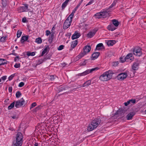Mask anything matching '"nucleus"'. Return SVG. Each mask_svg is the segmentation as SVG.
<instances>
[{
  "label": "nucleus",
  "mask_w": 146,
  "mask_h": 146,
  "mask_svg": "<svg viewBox=\"0 0 146 146\" xmlns=\"http://www.w3.org/2000/svg\"><path fill=\"white\" fill-rule=\"evenodd\" d=\"M6 37H2L0 38V41L2 42H4L5 41Z\"/></svg>",
  "instance_id": "obj_41"
},
{
  "label": "nucleus",
  "mask_w": 146,
  "mask_h": 146,
  "mask_svg": "<svg viewBox=\"0 0 146 146\" xmlns=\"http://www.w3.org/2000/svg\"><path fill=\"white\" fill-rule=\"evenodd\" d=\"M91 49V48L90 46H86L83 48V52L86 54L90 51Z\"/></svg>",
  "instance_id": "obj_15"
},
{
  "label": "nucleus",
  "mask_w": 146,
  "mask_h": 146,
  "mask_svg": "<svg viewBox=\"0 0 146 146\" xmlns=\"http://www.w3.org/2000/svg\"><path fill=\"white\" fill-rule=\"evenodd\" d=\"M42 39L41 38H38L36 39V42L37 43H41L42 42Z\"/></svg>",
  "instance_id": "obj_33"
},
{
  "label": "nucleus",
  "mask_w": 146,
  "mask_h": 146,
  "mask_svg": "<svg viewBox=\"0 0 146 146\" xmlns=\"http://www.w3.org/2000/svg\"><path fill=\"white\" fill-rule=\"evenodd\" d=\"M20 66L19 64H16L14 65V67L16 68H18L20 67Z\"/></svg>",
  "instance_id": "obj_50"
},
{
  "label": "nucleus",
  "mask_w": 146,
  "mask_h": 146,
  "mask_svg": "<svg viewBox=\"0 0 146 146\" xmlns=\"http://www.w3.org/2000/svg\"><path fill=\"white\" fill-rule=\"evenodd\" d=\"M27 55L28 56H34L35 55V53L34 52H28L27 53Z\"/></svg>",
  "instance_id": "obj_32"
},
{
  "label": "nucleus",
  "mask_w": 146,
  "mask_h": 146,
  "mask_svg": "<svg viewBox=\"0 0 146 146\" xmlns=\"http://www.w3.org/2000/svg\"><path fill=\"white\" fill-rule=\"evenodd\" d=\"M54 37V34H52L49 37V40L52 41Z\"/></svg>",
  "instance_id": "obj_48"
},
{
  "label": "nucleus",
  "mask_w": 146,
  "mask_h": 146,
  "mask_svg": "<svg viewBox=\"0 0 146 146\" xmlns=\"http://www.w3.org/2000/svg\"><path fill=\"white\" fill-rule=\"evenodd\" d=\"M74 16V14L73 13H72L66 19H68V20H69L70 21H72V18Z\"/></svg>",
  "instance_id": "obj_26"
},
{
  "label": "nucleus",
  "mask_w": 146,
  "mask_h": 146,
  "mask_svg": "<svg viewBox=\"0 0 146 146\" xmlns=\"http://www.w3.org/2000/svg\"><path fill=\"white\" fill-rule=\"evenodd\" d=\"M114 6L113 5H112V4H111V5L110 6V7H109L108 9H107V10H106V11H107L108 10H109V11H109V12H110L112 10V9H111Z\"/></svg>",
  "instance_id": "obj_44"
},
{
  "label": "nucleus",
  "mask_w": 146,
  "mask_h": 146,
  "mask_svg": "<svg viewBox=\"0 0 146 146\" xmlns=\"http://www.w3.org/2000/svg\"><path fill=\"white\" fill-rule=\"evenodd\" d=\"M118 62H113L112 63V65L113 66L115 67L118 65Z\"/></svg>",
  "instance_id": "obj_38"
},
{
  "label": "nucleus",
  "mask_w": 146,
  "mask_h": 146,
  "mask_svg": "<svg viewBox=\"0 0 146 146\" xmlns=\"http://www.w3.org/2000/svg\"><path fill=\"white\" fill-rule=\"evenodd\" d=\"M40 109V107L39 106H38L36 107L35 108V110L36 111H37V110H38Z\"/></svg>",
  "instance_id": "obj_59"
},
{
  "label": "nucleus",
  "mask_w": 146,
  "mask_h": 146,
  "mask_svg": "<svg viewBox=\"0 0 146 146\" xmlns=\"http://www.w3.org/2000/svg\"><path fill=\"white\" fill-rule=\"evenodd\" d=\"M117 27H115L111 23L107 27V29L109 31H113L114 30L116 29Z\"/></svg>",
  "instance_id": "obj_16"
},
{
  "label": "nucleus",
  "mask_w": 146,
  "mask_h": 146,
  "mask_svg": "<svg viewBox=\"0 0 146 146\" xmlns=\"http://www.w3.org/2000/svg\"><path fill=\"white\" fill-rule=\"evenodd\" d=\"M97 31L96 29H94L89 32L87 34L88 37L90 38L92 37L95 35Z\"/></svg>",
  "instance_id": "obj_12"
},
{
  "label": "nucleus",
  "mask_w": 146,
  "mask_h": 146,
  "mask_svg": "<svg viewBox=\"0 0 146 146\" xmlns=\"http://www.w3.org/2000/svg\"><path fill=\"white\" fill-rule=\"evenodd\" d=\"M77 9L75 8L73 10V11H72V13H73L74 14L75 13Z\"/></svg>",
  "instance_id": "obj_58"
},
{
  "label": "nucleus",
  "mask_w": 146,
  "mask_h": 146,
  "mask_svg": "<svg viewBox=\"0 0 146 146\" xmlns=\"http://www.w3.org/2000/svg\"><path fill=\"white\" fill-rule=\"evenodd\" d=\"M115 73L114 72L109 70L104 73L100 77V80L102 81H106L109 80L112 78L113 74Z\"/></svg>",
  "instance_id": "obj_1"
},
{
  "label": "nucleus",
  "mask_w": 146,
  "mask_h": 146,
  "mask_svg": "<svg viewBox=\"0 0 146 146\" xmlns=\"http://www.w3.org/2000/svg\"><path fill=\"white\" fill-rule=\"evenodd\" d=\"M49 50V48L48 46H47L44 49L42 53L41 56H43L46 52H48Z\"/></svg>",
  "instance_id": "obj_21"
},
{
  "label": "nucleus",
  "mask_w": 146,
  "mask_h": 146,
  "mask_svg": "<svg viewBox=\"0 0 146 146\" xmlns=\"http://www.w3.org/2000/svg\"><path fill=\"white\" fill-rule=\"evenodd\" d=\"M126 73H127V76H130V77H132L135 75V71H134L130 70L129 71H127Z\"/></svg>",
  "instance_id": "obj_22"
},
{
  "label": "nucleus",
  "mask_w": 146,
  "mask_h": 146,
  "mask_svg": "<svg viewBox=\"0 0 146 146\" xmlns=\"http://www.w3.org/2000/svg\"><path fill=\"white\" fill-rule=\"evenodd\" d=\"M24 85V83L23 82H21L19 84V86L20 87H21L23 86Z\"/></svg>",
  "instance_id": "obj_46"
},
{
  "label": "nucleus",
  "mask_w": 146,
  "mask_h": 146,
  "mask_svg": "<svg viewBox=\"0 0 146 146\" xmlns=\"http://www.w3.org/2000/svg\"><path fill=\"white\" fill-rule=\"evenodd\" d=\"M100 53L99 52L94 53L92 55V58L93 60L96 59L99 56Z\"/></svg>",
  "instance_id": "obj_18"
},
{
  "label": "nucleus",
  "mask_w": 146,
  "mask_h": 146,
  "mask_svg": "<svg viewBox=\"0 0 146 146\" xmlns=\"http://www.w3.org/2000/svg\"><path fill=\"white\" fill-rule=\"evenodd\" d=\"M38 143H35L33 146H38Z\"/></svg>",
  "instance_id": "obj_64"
},
{
  "label": "nucleus",
  "mask_w": 146,
  "mask_h": 146,
  "mask_svg": "<svg viewBox=\"0 0 146 146\" xmlns=\"http://www.w3.org/2000/svg\"><path fill=\"white\" fill-rule=\"evenodd\" d=\"M36 105V103L35 102H34L32 103L30 107V109H31L32 108L35 106Z\"/></svg>",
  "instance_id": "obj_42"
},
{
  "label": "nucleus",
  "mask_w": 146,
  "mask_h": 146,
  "mask_svg": "<svg viewBox=\"0 0 146 146\" xmlns=\"http://www.w3.org/2000/svg\"><path fill=\"white\" fill-rule=\"evenodd\" d=\"M22 21L23 23H25L26 21V19L24 17L22 19Z\"/></svg>",
  "instance_id": "obj_57"
},
{
  "label": "nucleus",
  "mask_w": 146,
  "mask_h": 146,
  "mask_svg": "<svg viewBox=\"0 0 146 146\" xmlns=\"http://www.w3.org/2000/svg\"><path fill=\"white\" fill-rule=\"evenodd\" d=\"M69 0H66L64 3H63L62 5V8L63 9H64L67 5Z\"/></svg>",
  "instance_id": "obj_29"
},
{
  "label": "nucleus",
  "mask_w": 146,
  "mask_h": 146,
  "mask_svg": "<svg viewBox=\"0 0 146 146\" xmlns=\"http://www.w3.org/2000/svg\"><path fill=\"white\" fill-rule=\"evenodd\" d=\"M1 59H3V60H2V61H0V64H2V63H4V64H2V65H3L7 64L6 62V60L4 59L1 58Z\"/></svg>",
  "instance_id": "obj_39"
},
{
  "label": "nucleus",
  "mask_w": 146,
  "mask_h": 146,
  "mask_svg": "<svg viewBox=\"0 0 146 146\" xmlns=\"http://www.w3.org/2000/svg\"><path fill=\"white\" fill-rule=\"evenodd\" d=\"M114 6L113 5H112V4H111V5L110 6V7H109L108 9H107V10H106V11H107L108 10H109V11H109V12H110L112 10V9H111Z\"/></svg>",
  "instance_id": "obj_43"
},
{
  "label": "nucleus",
  "mask_w": 146,
  "mask_h": 146,
  "mask_svg": "<svg viewBox=\"0 0 146 146\" xmlns=\"http://www.w3.org/2000/svg\"><path fill=\"white\" fill-rule=\"evenodd\" d=\"M127 76V73H122L119 74L117 76V78L119 80H122L126 78Z\"/></svg>",
  "instance_id": "obj_8"
},
{
  "label": "nucleus",
  "mask_w": 146,
  "mask_h": 146,
  "mask_svg": "<svg viewBox=\"0 0 146 146\" xmlns=\"http://www.w3.org/2000/svg\"><path fill=\"white\" fill-rule=\"evenodd\" d=\"M81 4L80 3H79L78 5L77 6L75 7L77 9H78V8L79 7V6L81 5Z\"/></svg>",
  "instance_id": "obj_61"
},
{
  "label": "nucleus",
  "mask_w": 146,
  "mask_h": 146,
  "mask_svg": "<svg viewBox=\"0 0 146 146\" xmlns=\"http://www.w3.org/2000/svg\"><path fill=\"white\" fill-rule=\"evenodd\" d=\"M135 114L134 112H133L129 113L127 116V120H130L133 117Z\"/></svg>",
  "instance_id": "obj_17"
},
{
  "label": "nucleus",
  "mask_w": 146,
  "mask_h": 146,
  "mask_svg": "<svg viewBox=\"0 0 146 146\" xmlns=\"http://www.w3.org/2000/svg\"><path fill=\"white\" fill-rule=\"evenodd\" d=\"M130 103V102L129 100L128 101H127V102H125L124 103L125 105L126 106H127L128 105H129Z\"/></svg>",
  "instance_id": "obj_51"
},
{
  "label": "nucleus",
  "mask_w": 146,
  "mask_h": 146,
  "mask_svg": "<svg viewBox=\"0 0 146 146\" xmlns=\"http://www.w3.org/2000/svg\"><path fill=\"white\" fill-rule=\"evenodd\" d=\"M103 47V44L102 43H100L97 45L96 46V49L99 50L100 49V47Z\"/></svg>",
  "instance_id": "obj_28"
},
{
  "label": "nucleus",
  "mask_w": 146,
  "mask_h": 146,
  "mask_svg": "<svg viewBox=\"0 0 146 146\" xmlns=\"http://www.w3.org/2000/svg\"><path fill=\"white\" fill-rule=\"evenodd\" d=\"M101 120L98 119H96L93 120L89 124L87 127V130L91 131L96 129L100 124Z\"/></svg>",
  "instance_id": "obj_2"
},
{
  "label": "nucleus",
  "mask_w": 146,
  "mask_h": 146,
  "mask_svg": "<svg viewBox=\"0 0 146 146\" xmlns=\"http://www.w3.org/2000/svg\"><path fill=\"white\" fill-rule=\"evenodd\" d=\"M133 53L135 56H140L142 54L141 48L138 47H135L133 50Z\"/></svg>",
  "instance_id": "obj_6"
},
{
  "label": "nucleus",
  "mask_w": 146,
  "mask_h": 146,
  "mask_svg": "<svg viewBox=\"0 0 146 146\" xmlns=\"http://www.w3.org/2000/svg\"><path fill=\"white\" fill-rule=\"evenodd\" d=\"M120 61L121 62H123L125 61H127V60L126 59H125V57H121L120 58Z\"/></svg>",
  "instance_id": "obj_35"
},
{
  "label": "nucleus",
  "mask_w": 146,
  "mask_h": 146,
  "mask_svg": "<svg viewBox=\"0 0 146 146\" xmlns=\"http://www.w3.org/2000/svg\"><path fill=\"white\" fill-rule=\"evenodd\" d=\"M110 11L108 10L105 11L97 13L95 15L96 17L98 19L105 18L107 16L108 13Z\"/></svg>",
  "instance_id": "obj_4"
},
{
  "label": "nucleus",
  "mask_w": 146,
  "mask_h": 146,
  "mask_svg": "<svg viewBox=\"0 0 146 146\" xmlns=\"http://www.w3.org/2000/svg\"><path fill=\"white\" fill-rule=\"evenodd\" d=\"M95 0H90V1L86 5V6L87 5H90L91 4H92L94 1Z\"/></svg>",
  "instance_id": "obj_40"
},
{
  "label": "nucleus",
  "mask_w": 146,
  "mask_h": 146,
  "mask_svg": "<svg viewBox=\"0 0 146 146\" xmlns=\"http://www.w3.org/2000/svg\"><path fill=\"white\" fill-rule=\"evenodd\" d=\"M125 59L127 60V62H131L133 60L134 57L132 54L129 53L125 57Z\"/></svg>",
  "instance_id": "obj_11"
},
{
  "label": "nucleus",
  "mask_w": 146,
  "mask_h": 146,
  "mask_svg": "<svg viewBox=\"0 0 146 146\" xmlns=\"http://www.w3.org/2000/svg\"><path fill=\"white\" fill-rule=\"evenodd\" d=\"M139 63L138 62H134L132 66V69L134 70H137L138 68V66L139 65Z\"/></svg>",
  "instance_id": "obj_13"
},
{
  "label": "nucleus",
  "mask_w": 146,
  "mask_h": 146,
  "mask_svg": "<svg viewBox=\"0 0 146 146\" xmlns=\"http://www.w3.org/2000/svg\"><path fill=\"white\" fill-rule=\"evenodd\" d=\"M6 78L7 76H3L1 77V79L3 80H5L6 79Z\"/></svg>",
  "instance_id": "obj_52"
},
{
  "label": "nucleus",
  "mask_w": 146,
  "mask_h": 146,
  "mask_svg": "<svg viewBox=\"0 0 146 146\" xmlns=\"http://www.w3.org/2000/svg\"><path fill=\"white\" fill-rule=\"evenodd\" d=\"M64 47L63 45H61L58 48V49L59 50H60L63 48Z\"/></svg>",
  "instance_id": "obj_45"
},
{
  "label": "nucleus",
  "mask_w": 146,
  "mask_h": 146,
  "mask_svg": "<svg viewBox=\"0 0 146 146\" xmlns=\"http://www.w3.org/2000/svg\"><path fill=\"white\" fill-rule=\"evenodd\" d=\"M15 104V102L12 103L11 104L8 106V108L9 109H11L12 108L14 107Z\"/></svg>",
  "instance_id": "obj_31"
},
{
  "label": "nucleus",
  "mask_w": 146,
  "mask_h": 146,
  "mask_svg": "<svg viewBox=\"0 0 146 146\" xmlns=\"http://www.w3.org/2000/svg\"><path fill=\"white\" fill-rule=\"evenodd\" d=\"M12 90V88L11 87H10L9 88V92H11Z\"/></svg>",
  "instance_id": "obj_56"
},
{
  "label": "nucleus",
  "mask_w": 146,
  "mask_h": 146,
  "mask_svg": "<svg viewBox=\"0 0 146 146\" xmlns=\"http://www.w3.org/2000/svg\"><path fill=\"white\" fill-rule=\"evenodd\" d=\"M23 135L22 133L21 132H18L17 135L16 137V142L15 143L16 145L17 146H21L23 143Z\"/></svg>",
  "instance_id": "obj_3"
},
{
  "label": "nucleus",
  "mask_w": 146,
  "mask_h": 146,
  "mask_svg": "<svg viewBox=\"0 0 146 146\" xmlns=\"http://www.w3.org/2000/svg\"><path fill=\"white\" fill-rule=\"evenodd\" d=\"M86 64V63L85 62V61H84L81 64L82 65H85Z\"/></svg>",
  "instance_id": "obj_62"
},
{
  "label": "nucleus",
  "mask_w": 146,
  "mask_h": 146,
  "mask_svg": "<svg viewBox=\"0 0 146 146\" xmlns=\"http://www.w3.org/2000/svg\"><path fill=\"white\" fill-rule=\"evenodd\" d=\"M115 43V41L113 40H110L107 41L106 42L107 44L109 46H112Z\"/></svg>",
  "instance_id": "obj_19"
},
{
  "label": "nucleus",
  "mask_w": 146,
  "mask_h": 146,
  "mask_svg": "<svg viewBox=\"0 0 146 146\" xmlns=\"http://www.w3.org/2000/svg\"><path fill=\"white\" fill-rule=\"evenodd\" d=\"M129 101L130 102V103H131L133 104H135V103L136 102V100L135 99L133 100L131 99L129 100Z\"/></svg>",
  "instance_id": "obj_49"
},
{
  "label": "nucleus",
  "mask_w": 146,
  "mask_h": 146,
  "mask_svg": "<svg viewBox=\"0 0 146 146\" xmlns=\"http://www.w3.org/2000/svg\"><path fill=\"white\" fill-rule=\"evenodd\" d=\"M19 59V56H17L15 57V61H16L17 60V59Z\"/></svg>",
  "instance_id": "obj_60"
},
{
  "label": "nucleus",
  "mask_w": 146,
  "mask_h": 146,
  "mask_svg": "<svg viewBox=\"0 0 146 146\" xmlns=\"http://www.w3.org/2000/svg\"><path fill=\"white\" fill-rule=\"evenodd\" d=\"M78 44L77 40H75L73 41L72 42V44L71 45V48H75Z\"/></svg>",
  "instance_id": "obj_24"
},
{
  "label": "nucleus",
  "mask_w": 146,
  "mask_h": 146,
  "mask_svg": "<svg viewBox=\"0 0 146 146\" xmlns=\"http://www.w3.org/2000/svg\"><path fill=\"white\" fill-rule=\"evenodd\" d=\"M117 113L119 114H120L121 113V111L120 110H119L117 111Z\"/></svg>",
  "instance_id": "obj_63"
},
{
  "label": "nucleus",
  "mask_w": 146,
  "mask_h": 146,
  "mask_svg": "<svg viewBox=\"0 0 146 146\" xmlns=\"http://www.w3.org/2000/svg\"><path fill=\"white\" fill-rule=\"evenodd\" d=\"M112 24H113V26L114 25L117 28L119 25V22L117 21L115 19L112 20Z\"/></svg>",
  "instance_id": "obj_23"
},
{
  "label": "nucleus",
  "mask_w": 146,
  "mask_h": 146,
  "mask_svg": "<svg viewBox=\"0 0 146 146\" xmlns=\"http://www.w3.org/2000/svg\"><path fill=\"white\" fill-rule=\"evenodd\" d=\"M80 36V35L79 33L76 31L72 35V39H74L78 38Z\"/></svg>",
  "instance_id": "obj_14"
},
{
  "label": "nucleus",
  "mask_w": 146,
  "mask_h": 146,
  "mask_svg": "<svg viewBox=\"0 0 146 146\" xmlns=\"http://www.w3.org/2000/svg\"><path fill=\"white\" fill-rule=\"evenodd\" d=\"M21 93L19 91L17 92L16 94V96L17 98H19L21 95Z\"/></svg>",
  "instance_id": "obj_36"
},
{
  "label": "nucleus",
  "mask_w": 146,
  "mask_h": 146,
  "mask_svg": "<svg viewBox=\"0 0 146 146\" xmlns=\"http://www.w3.org/2000/svg\"><path fill=\"white\" fill-rule=\"evenodd\" d=\"M86 54L83 52H81L80 54L76 57V59L78 60L83 57Z\"/></svg>",
  "instance_id": "obj_20"
},
{
  "label": "nucleus",
  "mask_w": 146,
  "mask_h": 146,
  "mask_svg": "<svg viewBox=\"0 0 146 146\" xmlns=\"http://www.w3.org/2000/svg\"><path fill=\"white\" fill-rule=\"evenodd\" d=\"M24 6L21 7L19 8V12H22L27 11L28 10V5L27 4L24 5Z\"/></svg>",
  "instance_id": "obj_9"
},
{
  "label": "nucleus",
  "mask_w": 146,
  "mask_h": 146,
  "mask_svg": "<svg viewBox=\"0 0 146 146\" xmlns=\"http://www.w3.org/2000/svg\"><path fill=\"white\" fill-rule=\"evenodd\" d=\"M14 76V74H12L8 78L9 80H11Z\"/></svg>",
  "instance_id": "obj_47"
},
{
  "label": "nucleus",
  "mask_w": 146,
  "mask_h": 146,
  "mask_svg": "<svg viewBox=\"0 0 146 146\" xmlns=\"http://www.w3.org/2000/svg\"><path fill=\"white\" fill-rule=\"evenodd\" d=\"M15 102V107L16 108H19L23 106L25 103V101L23 98H21L20 100Z\"/></svg>",
  "instance_id": "obj_7"
},
{
  "label": "nucleus",
  "mask_w": 146,
  "mask_h": 146,
  "mask_svg": "<svg viewBox=\"0 0 146 146\" xmlns=\"http://www.w3.org/2000/svg\"><path fill=\"white\" fill-rule=\"evenodd\" d=\"M56 76L54 75H50V76L49 79L51 81H53L56 78Z\"/></svg>",
  "instance_id": "obj_34"
},
{
  "label": "nucleus",
  "mask_w": 146,
  "mask_h": 146,
  "mask_svg": "<svg viewBox=\"0 0 146 146\" xmlns=\"http://www.w3.org/2000/svg\"><path fill=\"white\" fill-rule=\"evenodd\" d=\"M91 83V81L88 80L85 82L83 85L82 87H85L86 86H88L90 85Z\"/></svg>",
  "instance_id": "obj_25"
},
{
  "label": "nucleus",
  "mask_w": 146,
  "mask_h": 146,
  "mask_svg": "<svg viewBox=\"0 0 146 146\" xmlns=\"http://www.w3.org/2000/svg\"><path fill=\"white\" fill-rule=\"evenodd\" d=\"M117 2V0H114V1H113V3L112 4V5H113L114 6H115L116 4V3Z\"/></svg>",
  "instance_id": "obj_55"
},
{
  "label": "nucleus",
  "mask_w": 146,
  "mask_h": 146,
  "mask_svg": "<svg viewBox=\"0 0 146 146\" xmlns=\"http://www.w3.org/2000/svg\"><path fill=\"white\" fill-rule=\"evenodd\" d=\"M50 33V31L48 30H47L46 31V35L47 36H48Z\"/></svg>",
  "instance_id": "obj_53"
},
{
  "label": "nucleus",
  "mask_w": 146,
  "mask_h": 146,
  "mask_svg": "<svg viewBox=\"0 0 146 146\" xmlns=\"http://www.w3.org/2000/svg\"><path fill=\"white\" fill-rule=\"evenodd\" d=\"M22 34V32L19 31H18L17 33V37L19 38L20 37Z\"/></svg>",
  "instance_id": "obj_37"
},
{
  "label": "nucleus",
  "mask_w": 146,
  "mask_h": 146,
  "mask_svg": "<svg viewBox=\"0 0 146 146\" xmlns=\"http://www.w3.org/2000/svg\"><path fill=\"white\" fill-rule=\"evenodd\" d=\"M72 21H70L68 19L66 20L63 25V28L64 29H66L68 28L70 26Z\"/></svg>",
  "instance_id": "obj_10"
},
{
  "label": "nucleus",
  "mask_w": 146,
  "mask_h": 146,
  "mask_svg": "<svg viewBox=\"0 0 146 146\" xmlns=\"http://www.w3.org/2000/svg\"><path fill=\"white\" fill-rule=\"evenodd\" d=\"M117 2V0H114V1H113V3L112 4V5H113L114 6H115L116 4V3Z\"/></svg>",
  "instance_id": "obj_54"
},
{
  "label": "nucleus",
  "mask_w": 146,
  "mask_h": 146,
  "mask_svg": "<svg viewBox=\"0 0 146 146\" xmlns=\"http://www.w3.org/2000/svg\"><path fill=\"white\" fill-rule=\"evenodd\" d=\"M99 69L98 67H95L91 69H89L83 72L82 73H79L78 74V76H82L86 75L90 73H92L94 71H96Z\"/></svg>",
  "instance_id": "obj_5"
},
{
  "label": "nucleus",
  "mask_w": 146,
  "mask_h": 146,
  "mask_svg": "<svg viewBox=\"0 0 146 146\" xmlns=\"http://www.w3.org/2000/svg\"><path fill=\"white\" fill-rule=\"evenodd\" d=\"M18 115L17 114H13L11 116V117L13 119H17L18 118Z\"/></svg>",
  "instance_id": "obj_30"
},
{
  "label": "nucleus",
  "mask_w": 146,
  "mask_h": 146,
  "mask_svg": "<svg viewBox=\"0 0 146 146\" xmlns=\"http://www.w3.org/2000/svg\"><path fill=\"white\" fill-rule=\"evenodd\" d=\"M28 39V37L27 36H23L22 37L21 39V41L22 43L26 41Z\"/></svg>",
  "instance_id": "obj_27"
}]
</instances>
